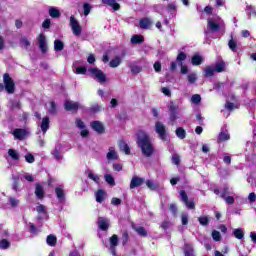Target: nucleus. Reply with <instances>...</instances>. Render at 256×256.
Segmentation results:
<instances>
[{
  "instance_id": "20e7f679",
  "label": "nucleus",
  "mask_w": 256,
  "mask_h": 256,
  "mask_svg": "<svg viewBox=\"0 0 256 256\" xmlns=\"http://www.w3.org/2000/svg\"><path fill=\"white\" fill-rule=\"evenodd\" d=\"M89 73L94 75V78L97 79L98 83H107V76L103 73V70L99 68H90Z\"/></svg>"
},
{
  "instance_id": "e433bc0d",
  "label": "nucleus",
  "mask_w": 256,
  "mask_h": 256,
  "mask_svg": "<svg viewBox=\"0 0 256 256\" xmlns=\"http://www.w3.org/2000/svg\"><path fill=\"white\" fill-rule=\"evenodd\" d=\"M233 235L236 239H243V237H245V232H243V229L241 228H236L233 230Z\"/></svg>"
},
{
  "instance_id": "de8ad7c7",
  "label": "nucleus",
  "mask_w": 256,
  "mask_h": 256,
  "mask_svg": "<svg viewBox=\"0 0 256 256\" xmlns=\"http://www.w3.org/2000/svg\"><path fill=\"white\" fill-rule=\"evenodd\" d=\"M86 74H87V67L85 66L76 67V75H86Z\"/></svg>"
},
{
  "instance_id": "f257e3e1",
  "label": "nucleus",
  "mask_w": 256,
  "mask_h": 256,
  "mask_svg": "<svg viewBox=\"0 0 256 256\" xmlns=\"http://www.w3.org/2000/svg\"><path fill=\"white\" fill-rule=\"evenodd\" d=\"M136 143L144 157H153L155 146L151 142V137L143 130H139L136 135Z\"/></svg>"
},
{
  "instance_id": "e2e57ef3",
  "label": "nucleus",
  "mask_w": 256,
  "mask_h": 256,
  "mask_svg": "<svg viewBox=\"0 0 256 256\" xmlns=\"http://www.w3.org/2000/svg\"><path fill=\"white\" fill-rule=\"evenodd\" d=\"M185 59H187V54H185V52H180L177 55L176 61H178L179 63H181V61H185Z\"/></svg>"
},
{
  "instance_id": "f704fd0d",
  "label": "nucleus",
  "mask_w": 256,
  "mask_h": 256,
  "mask_svg": "<svg viewBox=\"0 0 256 256\" xmlns=\"http://www.w3.org/2000/svg\"><path fill=\"white\" fill-rule=\"evenodd\" d=\"M228 47L233 53H237V40L233 39V36H231V39L228 41Z\"/></svg>"
},
{
  "instance_id": "cd10ccee",
  "label": "nucleus",
  "mask_w": 256,
  "mask_h": 256,
  "mask_svg": "<svg viewBox=\"0 0 256 256\" xmlns=\"http://www.w3.org/2000/svg\"><path fill=\"white\" fill-rule=\"evenodd\" d=\"M36 211L39 215H44L45 217H49V213L47 212V207L43 204H39L36 207Z\"/></svg>"
},
{
  "instance_id": "603ef678",
  "label": "nucleus",
  "mask_w": 256,
  "mask_h": 256,
  "mask_svg": "<svg viewBox=\"0 0 256 256\" xmlns=\"http://www.w3.org/2000/svg\"><path fill=\"white\" fill-rule=\"evenodd\" d=\"M167 11L170 13H175L177 11V4L175 2L169 3L166 7Z\"/></svg>"
},
{
  "instance_id": "338daca9",
  "label": "nucleus",
  "mask_w": 256,
  "mask_h": 256,
  "mask_svg": "<svg viewBox=\"0 0 256 256\" xmlns=\"http://www.w3.org/2000/svg\"><path fill=\"white\" fill-rule=\"evenodd\" d=\"M76 127H78L79 129H85V122H83V120L77 118L76 119Z\"/></svg>"
},
{
  "instance_id": "393cba45",
  "label": "nucleus",
  "mask_w": 256,
  "mask_h": 256,
  "mask_svg": "<svg viewBox=\"0 0 256 256\" xmlns=\"http://www.w3.org/2000/svg\"><path fill=\"white\" fill-rule=\"evenodd\" d=\"M55 193L59 201H65V190L61 186L55 188Z\"/></svg>"
},
{
  "instance_id": "0eeeda50",
  "label": "nucleus",
  "mask_w": 256,
  "mask_h": 256,
  "mask_svg": "<svg viewBox=\"0 0 256 256\" xmlns=\"http://www.w3.org/2000/svg\"><path fill=\"white\" fill-rule=\"evenodd\" d=\"M109 243H110V253L113 256H117V246L119 245V236L117 234H113L109 238Z\"/></svg>"
},
{
  "instance_id": "4be33fe9",
  "label": "nucleus",
  "mask_w": 256,
  "mask_h": 256,
  "mask_svg": "<svg viewBox=\"0 0 256 256\" xmlns=\"http://www.w3.org/2000/svg\"><path fill=\"white\" fill-rule=\"evenodd\" d=\"M61 143H58L55 146V149L51 152V155H53L54 159H56L57 161H59V159H61Z\"/></svg>"
},
{
  "instance_id": "5fc2aeb1",
  "label": "nucleus",
  "mask_w": 256,
  "mask_h": 256,
  "mask_svg": "<svg viewBox=\"0 0 256 256\" xmlns=\"http://www.w3.org/2000/svg\"><path fill=\"white\" fill-rule=\"evenodd\" d=\"M90 113H101V106L99 104H94L90 107Z\"/></svg>"
},
{
  "instance_id": "473e14b6",
  "label": "nucleus",
  "mask_w": 256,
  "mask_h": 256,
  "mask_svg": "<svg viewBox=\"0 0 256 256\" xmlns=\"http://www.w3.org/2000/svg\"><path fill=\"white\" fill-rule=\"evenodd\" d=\"M107 159H108L109 161H111V160H113V159H118L117 152L115 151V148H114V147H110V148L108 149Z\"/></svg>"
},
{
  "instance_id": "ddd939ff",
  "label": "nucleus",
  "mask_w": 256,
  "mask_h": 256,
  "mask_svg": "<svg viewBox=\"0 0 256 256\" xmlns=\"http://www.w3.org/2000/svg\"><path fill=\"white\" fill-rule=\"evenodd\" d=\"M35 195L37 199L43 200L45 199V189H43V186L39 183L35 185Z\"/></svg>"
},
{
  "instance_id": "39448f33",
  "label": "nucleus",
  "mask_w": 256,
  "mask_h": 256,
  "mask_svg": "<svg viewBox=\"0 0 256 256\" xmlns=\"http://www.w3.org/2000/svg\"><path fill=\"white\" fill-rule=\"evenodd\" d=\"M70 27L72 29V33L76 35V37H79V35H81V25L73 15L70 17Z\"/></svg>"
},
{
  "instance_id": "8fccbe9b",
  "label": "nucleus",
  "mask_w": 256,
  "mask_h": 256,
  "mask_svg": "<svg viewBox=\"0 0 256 256\" xmlns=\"http://www.w3.org/2000/svg\"><path fill=\"white\" fill-rule=\"evenodd\" d=\"M225 109H227V111H234L235 109H239V106H235L234 103L227 101L225 104Z\"/></svg>"
},
{
  "instance_id": "f03ea898",
  "label": "nucleus",
  "mask_w": 256,
  "mask_h": 256,
  "mask_svg": "<svg viewBox=\"0 0 256 256\" xmlns=\"http://www.w3.org/2000/svg\"><path fill=\"white\" fill-rule=\"evenodd\" d=\"M3 83L0 84V93L6 91L8 95H13L15 93V81L9 73L3 74Z\"/></svg>"
},
{
  "instance_id": "6e6552de",
  "label": "nucleus",
  "mask_w": 256,
  "mask_h": 256,
  "mask_svg": "<svg viewBox=\"0 0 256 256\" xmlns=\"http://www.w3.org/2000/svg\"><path fill=\"white\" fill-rule=\"evenodd\" d=\"M38 46L41 51V53H47L48 47H47V38L45 37V34L40 33L37 37Z\"/></svg>"
},
{
  "instance_id": "bf43d9fd",
  "label": "nucleus",
  "mask_w": 256,
  "mask_h": 256,
  "mask_svg": "<svg viewBox=\"0 0 256 256\" xmlns=\"http://www.w3.org/2000/svg\"><path fill=\"white\" fill-rule=\"evenodd\" d=\"M83 9H84V15H85V17H87V15H89L91 13V4L85 3L83 5Z\"/></svg>"
},
{
  "instance_id": "2eb2a0df",
  "label": "nucleus",
  "mask_w": 256,
  "mask_h": 256,
  "mask_svg": "<svg viewBox=\"0 0 256 256\" xmlns=\"http://www.w3.org/2000/svg\"><path fill=\"white\" fill-rule=\"evenodd\" d=\"M95 197L97 203H103V201H105V197H107V192L103 189H98L95 192Z\"/></svg>"
},
{
  "instance_id": "7c9ffc66",
  "label": "nucleus",
  "mask_w": 256,
  "mask_h": 256,
  "mask_svg": "<svg viewBox=\"0 0 256 256\" xmlns=\"http://www.w3.org/2000/svg\"><path fill=\"white\" fill-rule=\"evenodd\" d=\"M208 27L212 31H219V29H221V26L219 25V23H216L212 19H208Z\"/></svg>"
},
{
  "instance_id": "774afa93",
  "label": "nucleus",
  "mask_w": 256,
  "mask_h": 256,
  "mask_svg": "<svg viewBox=\"0 0 256 256\" xmlns=\"http://www.w3.org/2000/svg\"><path fill=\"white\" fill-rule=\"evenodd\" d=\"M187 79L191 84H193V83H195V81H197V75L196 74H190V75H188Z\"/></svg>"
},
{
  "instance_id": "a18cd8bd",
  "label": "nucleus",
  "mask_w": 256,
  "mask_h": 256,
  "mask_svg": "<svg viewBox=\"0 0 256 256\" xmlns=\"http://www.w3.org/2000/svg\"><path fill=\"white\" fill-rule=\"evenodd\" d=\"M129 243V232L127 230H124L122 233V245L125 247Z\"/></svg>"
},
{
  "instance_id": "49530a36",
  "label": "nucleus",
  "mask_w": 256,
  "mask_h": 256,
  "mask_svg": "<svg viewBox=\"0 0 256 256\" xmlns=\"http://www.w3.org/2000/svg\"><path fill=\"white\" fill-rule=\"evenodd\" d=\"M198 221L203 227H207V225H209V218L207 216L199 217Z\"/></svg>"
},
{
  "instance_id": "864d4df0",
  "label": "nucleus",
  "mask_w": 256,
  "mask_h": 256,
  "mask_svg": "<svg viewBox=\"0 0 256 256\" xmlns=\"http://www.w3.org/2000/svg\"><path fill=\"white\" fill-rule=\"evenodd\" d=\"M191 101H192V103H194L195 105H199V103H201V95H199V94H194V95H192Z\"/></svg>"
},
{
  "instance_id": "a19ab883",
  "label": "nucleus",
  "mask_w": 256,
  "mask_h": 256,
  "mask_svg": "<svg viewBox=\"0 0 256 256\" xmlns=\"http://www.w3.org/2000/svg\"><path fill=\"white\" fill-rule=\"evenodd\" d=\"M205 77H213L215 75V68L213 66H206L204 69Z\"/></svg>"
},
{
  "instance_id": "c756f323",
  "label": "nucleus",
  "mask_w": 256,
  "mask_h": 256,
  "mask_svg": "<svg viewBox=\"0 0 256 256\" xmlns=\"http://www.w3.org/2000/svg\"><path fill=\"white\" fill-rule=\"evenodd\" d=\"M214 71L216 73H223L225 71V61L217 62L214 66Z\"/></svg>"
},
{
  "instance_id": "69168bd1",
  "label": "nucleus",
  "mask_w": 256,
  "mask_h": 256,
  "mask_svg": "<svg viewBox=\"0 0 256 256\" xmlns=\"http://www.w3.org/2000/svg\"><path fill=\"white\" fill-rule=\"evenodd\" d=\"M181 221H182V225H189V215L182 214Z\"/></svg>"
},
{
  "instance_id": "aec40b11",
  "label": "nucleus",
  "mask_w": 256,
  "mask_h": 256,
  "mask_svg": "<svg viewBox=\"0 0 256 256\" xmlns=\"http://www.w3.org/2000/svg\"><path fill=\"white\" fill-rule=\"evenodd\" d=\"M49 123H50L49 117L46 116L42 119V122L40 125L42 133L46 134L47 131H49Z\"/></svg>"
},
{
  "instance_id": "37998d69",
  "label": "nucleus",
  "mask_w": 256,
  "mask_h": 256,
  "mask_svg": "<svg viewBox=\"0 0 256 256\" xmlns=\"http://www.w3.org/2000/svg\"><path fill=\"white\" fill-rule=\"evenodd\" d=\"M50 115H57V104L55 101L50 102V108L48 109Z\"/></svg>"
},
{
  "instance_id": "6ab92c4d",
  "label": "nucleus",
  "mask_w": 256,
  "mask_h": 256,
  "mask_svg": "<svg viewBox=\"0 0 256 256\" xmlns=\"http://www.w3.org/2000/svg\"><path fill=\"white\" fill-rule=\"evenodd\" d=\"M139 25L140 29H149L153 25V22L149 18H142L140 19Z\"/></svg>"
},
{
  "instance_id": "4d7b16f0",
  "label": "nucleus",
  "mask_w": 256,
  "mask_h": 256,
  "mask_svg": "<svg viewBox=\"0 0 256 256\" xmlns=\"http://www.w3.org/2000/svg\"><path fill=\"white\" fill-rule=\"evenodd\" d=\"M212 239H214L215 241H221V233L217 230H213Z\"/></svg>"
},
{
  "instance_id": "13d9d810",
  "label": "nucleus",
  "mask_w": 256,
  "mask_h": 256,
  "mask_svg": "<svg viewBox=\"0 0 256 256\" xmlns=\"http://www.w3.org/2000/svg\"><path fill=\"white\" fill-rule=\"evenodd\" d=\"M9 204L11 205V207H19V200L17 198L10 197Z\"/></svg>"
},
{
  "instance_id": "58836bf2",
  "label": "nucleus",
  "mask_w": 256,
  "mask_h": 256,
  "mask_svg": "<svg viewBox=\"0 0 256 256\" xmlns=\"http://www.w3.org/2000/svg\"><path fill=\"white\" fill-rule=\"evenodd\" d=\"M193 245L191 244H185L184 246V254L185 256H195V254H193Z\"/></svg>"
},
{
  "instance_id": "09e8293b",
  "label": "nucleus",
  "mask_w": 256,
  "mask_h": 256,
  "mask_svg": "<svg viewBox=\"0 0 256 256\" xmlns=\"http://www.w3.org/2000/svg\"><path fill=\"white\" fill-rule=\"evenodd\" d=\"M172 163H173L174 165H181V157L179 156V154L174 153V154L172 155Z\"/></svg>"
},
{
  "instance_id": "b1692460",
  "label": "nucleus",
  "mask_w": 256,
  "mask_h": 256,
  "mask_svg": "<svg viewBox=\"0 0 256 256\" xmlns=\"http://www.w3.org/2000/svg\"><path fill=\"white\" fill-rule=\"evenodd\" d=\"M231 139V136L227 132H220L217 138V143L221 144L225 141H229Z\"/></svg>"
},
{
  "instance_id": "9b49d317",
  "label": "nucleus",
  "mask_w": 256,
  "mask_h": 256,
  "mask_svg": "<svg viewBox=\"0 0 256 256\" xmlns=\"http://www.w3.org/2000/svg\"><path fill=\"white\" fill-rule=\"evenodd\" d=\"M12 135L14 139H18V141H23L25 137H27V130L23 128H16L12 131Z\"/></svg>"
},
{
  "instance_id": "72a5a7b5",
  "label": "nucleus",
  "mask_w": 256,
  "mask_h": 256,
  "mask_svg": "<svg viewBox=\"0 0 256 256\" xmlns=\"http://www.w3.org/2000/svg\"><path fill=\"white\" fill-rule=\"evenodd\" d=\"M176 137H178V139H185V137H187V132L185 131V128L178 127L176 129Z\"/></svg>"
},
{
  "instance_id": "1a4fd4ad",
  "label": "nucleus",
  "mask_w": 256,
  "mask_h": 256,
  "mask_svg": "<svg viewBox=\"0 0 256 256\" xmlns=\"http://www.w3.org/2000/svg\"><path fill=\"white\" fill-rule=\"evenodd\" d=\"M64 109H65V111H71V113H77V111H79V104H78V102H73L71 100H65Z\"/></svg>"
},
{
  "instance_id": "f8f14e48",
  "label": "nucleus",
  "mask_w": 256,
  "mask_h": 256,
  "mask_svg": "<svg viewBox=\"0 0 256 256\" xmlns=\"http://www.w3.org/2000/svg\"><path fill=\"white\" fill-rule=\"evenodd\" d=\"M145 183V179L138 177V176H133L130 182V189H135L137 187H141Z\"/></svg>"
},
{
  "instance_id": "423d86ee",
  "label": "nucleus",
  "mask_w": 256,
  "mask_h": 256,
  "mask_svg": "<svg viewBox=\"0 0 256 256\" xmlns=\"http://www.w3.org/2000/svg\"><path fill=\"white\" fill-rule=\"evenodd\" d=\"M180 199L187 209H195V202L193 200L189 201V196L185 190L180 191Z\"/></svg>"
},
{
  "instance_id": "0e129e2a",
  "label": "nucleus",
  "mask_w": 256,
  "mask_h": 256,
  "mask_svg": "<svg viewBox=\"0 0 256 256\" xmlns=\"http://www.w3.org/2000/svg\"><path fill=\"white\" fill-rule=\"evenodd\" d=\"M229 187H225L223 188L221 194H220V197L221 199H225L226 197H229Z\"/></svg>"
},
{
  "instance_id": "c85d7f7f",
  "label": "nucleus",
  "mask_w": 256,
  "mask_h": 256,
  "mask_svg": "<svg viewBox=\"0 0 256 256\" xmlns=\"http://www.w3.org/2000/svg\"><path fill=\"white\" fill-rule=\"evenodd\" d=\"M191 63L192 65L199 66L201 63H203V57H201L199 54H195L192 56Z\"/></svg>"
},
{
  "instance_id": "9d476101",
  "label": "nucleus",
  "mask_w": 256,
  "mask_h": 256,
  "mask_svg": "<svg viewBox=\"0 0 256 256\" xmlns=\"http://www.w3.org/2000/svg\"><path fill=\"white\" fill-rule=\"evenodd\" d=\"M90 127L93 129V131L98 133V135H103V133H105V126H103L101 121H92Z\"/></svg>"
},
{
  "instance_id": "7ed1b4c3",
  "label": "nucleus",
  "mask_w": 256,
  "mask_h": 256,
  "mask_svg": "<svg viewBox=\"0 0 256 256\" xmlns=\"http://www.w3.org/2000/svg\"><path fill=\"white\" fill-rule=\"evenodd\" d=\"M155 132L161 141H167V128L162 122L158 121L155 123Z\"/></svg>"
},
{
  "instance_id": "2f4dec72",
  "label": "nucleus",
  "mask_w": 256,
  "mask_h": 256,
  "mask_svg": "<svg viewBox=\"0 0 256 256\" xmlns=\"http://www.w3.org/2000/svg\"><path fill=\"white\" fill-rule=\"evenodd\" d=\"M119 65H121V56H115L109 63V66L112 67V69L119 67Z\"/></svg>"
},
{
  "instance_id": "4c0bfd02",
  "label": "nucleus",
  "mask_w": 256,
  "mask_h": 256,
  "mask_svg": "<svg viewBox=\"0 0 256 256\" xmlns=\"http://www.w3.org/2000/svg\"><path fill=\"white\" fill-rule=\"evenodd\" d=\"M63 49H65V44L63 43V41L56 39L54 41V50L63 51Z\"/></svg>"
},
{
  "instance_id": "c03bdc74",
  "label": "nucleus",
  "mask_w": 256,
  "mask_h": 256,
  "mask_svg": "<svg viewBox=\"0 0 256 256\" xmlns=\"http://www.w3.org/2000/svg\"><path fill=\"white\" fill-rule=\"evenodd\" d=\"M146 186H147L148 189H150L151 191H157V189H159V184H155V183H153V181H151V180H147V181H146Z\"/></svg>"
},
{
  "instance_id": "bb28decb",
  "label": "nucleus",
  "mask_w": 256,
  "mask_h": 256,
  "mask_svg": "<svg viewBox=\"0 0 256 256\" xmlns=\"http://www.w3.org/2000/svg\"><path fill=\"white\" fill-rule=\"evenodd\" d=\"M132 229H134V231H136V233L140 235V237H147V230L145 229V227H136L135 225H132Z\"/></svg>"
},
{
  "instance_id": "f3484780",
  "label": "nucleus",
  "mask_w": 256,
  "mask_h": 256,
  "mask_svg": "<svg viewBox=\"0 0 256 256\" xmlns=\"http://www.w3.org/2000/svg\"><path fill=\"white\" fill-rule=\"evenodd\" d=\"M132 75H139V73H141V71H143V67L135 64V62H131L129 65H128Z\"/></svg>"
},
{
  "instance_id": "79ce46f5",
  "label": "nucleus",
  "mask_w": 256,
  "mask_h": 256,
  "mask_svg": "<svg viewBox=\"0 0 256 256\" xmlns=\"http://www.w3.org/2000/svg\"><path fill=\"white\" fill-rule=\"evenodd\" d=\"M104 179L108 185H111V187H114L115 185V178H113V175L111 174H105Z\"/></svg>"
},
{
  "instance_id": "4468645a",
  "label": "nucleus",
  "mask_w": 256,
  "mask_h": 256,
  "mask_svg": "<svg viewBox=\"0 0 256 256\" xmlns=\"http://www.w3.org/2000/svg\"><path fill=\"white\" fill-rule=\"evenodd\" d=\"M118 147H119L120 151L125 153V155H131V148H129V144L126 143L125 141L119 140Z\"/></svg>"
},
{
  "instance_id": "052dcab7",
  "label": "nucleus",
  "mask_w": 256,
  "mask_h": 256,
  "mask_svg": "<svg viewBox=\"0 0 256 256\" xmlns=\"http://www.w3.org/2000/svg\"><path fill=\"white\" fill-rule=\"evenodd\" d=\"M88 177L94 181V183H99L101 181V179L99 178V176L94 175L92 172L88 173Z\"/></svg>"
},
{
  "instance_id": "680f3d73",
  "label": "nucleus",
  "mask_w": 256,
  "mask_h": 256,
  "mask_svg": "<svg viewBox=\"0 0 256 256\" xmlns=\"http://www.w3.org/2000/svg\"><path fill=\"white\" fill-rule=\"evenodd\" d=\"M25 161L27 163H35V156H33V154H31V153H28L25 156Z\"/></svg>"
},
{
  "instance_id": "412c9836",
  "label": "nucleus",
  "mask_w": 256,
  "mask_h": 256,
  "mask_svg": "<svg viewBox=\"0 0 256 256\" xmlns=\"http://www.w3.org/2000/svg\"><path fill=\"white\" fill-rule=\"evenodd\" d=\"M145 41V37H143V35H133L131 37V43L133 45H141V43H143Z\"/></svg>"
},
{
  "instance_id": "a878e982",
  "label": "nucleus",
  "mask_w": 256,
  "mask_h": 256,
  "mask_svg": "<svg viewBox=\"0 0 256 256\" xmlns=\"http://www.w3.org/2000/svg\"><path fill=\"white\" fill-rule=\"evenodd\" d=\"M46 243L49 247H55L57 245V236L50 234L46 238Z\"/></svg>"
},
{
  "instance_id": "5701e85b",
  "label": "nucleus",
  "mask_w": 256,
  "mask_h": 256,
  "mask_svg": "<svg viewBox=\"0 0 256 256\" xmlns=\"http://www.w3.org/2000/svg\"><path fill=\"white\" fill-rule=\"evenodd\" d=\"M48 13L52 19H59L61 17V11L55 7H50Z\"/></svg>"
},
{
  "instance_id": "a211bd4d",
  "label": "nucleus",
  "mask_w": 256,
  "mask_h": 256,
  "mask_svg": "<svg viewBox=\"0 0 256 256\" xmlns=\"http://www.w3.org/2000/svg\"><path fill=\"white\" fill-rule=\"evenodd\" d=\"M98 227L100 231H107L109 229V222H107V219L100 217L98 219Z\"/></svg>"
},
{
  "instance_id": "3c124183",
  "label": "nucleus",
  "mask_w": 256,
  "mask_h": 256,
  "mask_svg": "<svg viewBox=\"0 0 256 256\" xmlns=\"http://www.w3.org/2000/svg\"><path fill=\"white\" fill-rule=\"evenodd\" d=\"M0 247L1 249H9V247H11V242H9L7 239H2L0 242Z\"/></svg>"
},
{
  "instance_id": "ea45409f",
  "label": "nucleus",
  "mask_w": 256,
  "mask_h": 256,
  "mask_svg": "<svg viewBox=\"0 0 256 256\" xmlns=\"http://www.w3.org/2000/svg\"><path fill=\"white\" fill-rule=\"evenodd\" d=\"M170 113H171V119L175 120L177 119V105H175L173 102L170 103Z\"/></svg>"
},
{
  "instance_id": "c9c22d12",
  "label": "nucleus",
  "mask_w": 256,
  "mask_h": 256,
  "mask_svg": "<svg viewBox=\"0 0 256 256\" xmlns=\"http://www.w3.org/2000/svg\"><path fill=\"white\" fill-rule=\"evenodd\" d=\"M8 155L9 157H11V159H13L14 161H19L20 156H19V152H17V150L10 148L8 150Z\"/></svg>"
},
{
  "instance_id": "dca6fc26",
  "label": "nucleus",
  "mask_w": 256,
  "mask_h": 256,
  "mask_svg": "<svg viewBox=\"0 0 256 256\" xmlns=\"http://www.w3.org/2000/svg\"><path fill=\"white\" fill-rule=\"evenodd\" d=\"M104 5H108V7H112L113 11H119L121 9V4L117 3L115 0H102Z\"/></svg>"
},
{
  "instance_id": "6e6d98bb",
  "label": "nucleus",
  "mask_w": 256,
  "mask_h": 256,
  "mask_svg": "<svg viewBox=\"0 0 256 256\" xmlns=\"http://www.w3.org/2000/svg\"><path fill=\"white\" fill-rule=\"evenodd\" d=\"M169 211H170V213H172L173 217H177V211H178L177 205H175L173 203L170 204L169 205Z\"/></svg>"
}]
</instances>
